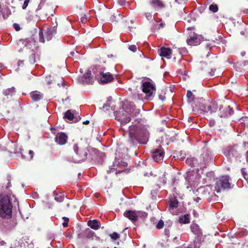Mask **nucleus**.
I'll return each mask as SVG.
<instances>
[{
	"label": "nucleus",
	"instance_id": "f257e3e1",
	"mask_svg": "<svg viewBox=\"0 0 248 248\" xmlns=\"http://www.w3.org/2000/svg\"><path fill=\"white\" fill-rule=\"evenodd\" d=\"M149 137V133L146 129L136 125L129 127L128 141L132 146L137 145L138 143L147 144Z\"/></svg>",
	"mask_w": 248,
	"mask_h": 248
},
{
	"label": "nucleus",
	"instance_id": "f03ea898",
	"mask_svg": "<svg viewBox=\"0 0 248 248\" xmlns=\"http://www.w3.org/2000/svg\"><path fill=\"white\" fill-rule=\"evenodd\" d=\"M115 113L116 119L120 121L122 124H125L130 122L131 117L140 113V110L136 108L133 102H129L122 110L115 111Z\"/></svg>",
	"mask_w": 248,
	"mask_h": 248
},
{
	"label": "nucleus",
	"instance_id": "7ed1b4c3",
	"mask_svg": "<svg viewBox=\"0 0 248 248\" xmlns=\"http://www.w3.org/2000/svg\"><path fill=\"white\" fill-rule=\"evenodd\" d=\"M215 101L209 102L202 97H198L197 101L194 105H191L193 107V111L196 113L203 112L213 113L214 107L216 106Z\"/></svg>",
	"mask_w": 248,
	"mask_h": 248
},
{
	"label": "nucleus",
	"instance_id": "20e7f679",
	"mask_svg": "<svg viewBox=\"0 0 248 248\" xmlns=\"http://www.w3.org/2000/svg\"><path fill=\"white\" fill-rule=\"evenodd\" d=\"M13 205L10 197L2 196L0 199V217L2 218L10 219L12 217Z\"/></svg>",
	"mask_w": 248,
	"mask_h": 248
},
{
	"label": "nucleus",
	"instance_id": "39448f33",
	"mask_svg": "<svg viewBox=\"0 0 248 248\" xmlns=\"http://www.w3.org/2000/svg\"><path fill=\"white\" fill-rule=\"evenodd\" d=\"M216 106L214 107L213 112L218 110V115L220 117H228L232 115L233 113V109L227 102L217 101H215Z\"/></svg>",
	"mask_w": 248,
	"mask_h": 248
},
{
	"label": "nucleus",
	"instance_id": "423d86ee",
	"mask_svg": "<svg viewBox=\"0 0 248 248\" xmlns=\"http://www.w3.org/2000/svg\"><path fill=\"white\" fill-rule=\"evenodd\" d=\"M149 80L143 82L141 88L142 92L146 94V99L152 100L156 91V87L155 82L151 79Z\"/></svg>",
	"mask_w": 248,
	"mask_h": 248
},
{
	"label": "nucleus",
	"instance_id": "0eeeda50",
	"mask_svg": "<svg viewBox=\"0 0 248 248\" xmlns=\"http://www.w3.org/2000/svg\"><path fill=\"white\" fill-rule=\"evenodd\" d=\"M230 188H231V184L229 176H223L217 179L215 185V191L217 193L220 192Z\"/></svg>",
	"mask_w": 248,
	"mask_h": 248
},
{
	"label": "nucleus",
	"instance_id": "6e6552de",
	"mask_svg": "<svg viewBox=\"0 0 248 248\" xmlns=\"http://www.w3.org/2000/svg\"><path fill=\"white\" fill-rule=\"evenodd\" d=\"M241 148L238 144L227 147L224 150V155L230 159L239 158L241 153Z\"/></svg>",
	"mask_w": 248,
	"mask_h": 248
},
{
	"label": "nucleus",
	"instance_id": "1a4fd4ad",
	"mask_svg": "<svg viewBox=\"0 0 248 248\" xmlns=\"http://www.w3.org/2000/svg\"><path fill=\"white\" fill-rule=\"evenodd\" d=\"M56 27L48 28L44 33L42 29H39V40L40 42L44 43L46 40L47 41L50 40L53 35L56 33Z\"/></svg>",
	"mask_w": 248,
	"mask_h": 248
},
{
	"label": "nucleus",
	"instance_id": "9d476101",
	"mask_svg": "<svg viewBox=\"0 0 248 248\" xmlns=\"http://www.w3.org/2000/svg\"><path fill=\"white\" fill-rule=\"evenodd\" d=\"M78 238H86L91 240H100V238L95 235V232L89 228H87L78 233Z\"/></svg>",
	"mask_w": 248,
	"mask_h": 248
},
{
	"label": "nucleus",
	"instance_id": "9b49d317",
	"mask_svg": "<svg viewBox=\"0 0 248 248\" xmlns=\"http://www.w3.org/2000/svg\"><path fill=\"white\" fill-rule=\"evenodd\" d=\"M73 150L78 155L79 161H83L86 159L88 151L86 148L81 149L78 147V144H75L73 146Z\"/></svg>",
	"mask_w": 248,
	"mask_h": 248
},
{
	"label": "nucleus",
	"instance_id": "f8f14e48",
	"mask_svg": "<svg viewBox=\"0 0 248 248\" xmlns=\"http://www.w3.org/2000/svg\"><path fill=\"white\" fill-rule=\"evenodd\" d=\"M99 78V81L102 84L108 83L114 80L113 75L109 72H100Z\"/></svg>",
	"mask_w": 248,
	"mask_h": 248
},
{
	"label": "nucleus",
	"instance_id": "ddd939ff",
	"mask_svg": "<svg viewBox=\"0 0 248 248\" xmlns=\"http://www.w3.org/2000/svg\"><path fill=\"white\" fill-rule=\"evenodd\" d=\"M68 136L63 132L57 133L55 137V141L60 145H63L67 141Z\"/></svg>",
	"mask_w": 248,
	"mask_h": 248
},
{
	"label": "nucleus",
	"instance_id": "4468645a",
	"mask_svg": "<svg viewBox=\"0 0 248 248\" xmlns=\"http://www.w3.org/2000/svg\"><path fill=\"white\" fill-rule=\"evenodd\" d=\"M92 71L91 70H88L87 72L80 76L78 78L79 80L82 84H92L93 83V78L91 76Z\"/></svg>",
	"mask_w": 248,
	"mask_h": 248
},
{
	"label": "nucleus",
	"instance_id": "2eb2a0df",
	"mask_svg": "<svg viewBox=\"0 0 248 248\" xmlns=\"http://www.w3.org/2000/svg\"><path fill=\"white\" fill-rule=\"evenodd\" d=\"M124 216L133 223H135L138 220L136 210H127L124 212Z\"/></svg>",
	"mask_w": 248,
	"mask_h": 248
},
{
	"label": "nucleus",
	"instance_id": "dca6fc26",
	"mask_svg": "<svg viewBox=\"0 0 248 248\" xmlns=\"http://www.w3.org/2000/svg\"><path fill=\"white\" fill-rule=\"evenodd\" d=\"M164 152L162 148L156 149L153 153V158L155 162H159L163 159L164 157Z\"/></svg>",
	"mask_w": 248,
	"mask_h": 248
},
{
	"label": "nucleus",
	"instance_id": "f3484780",
	"mask_svg": "<svg viewBox=\"0 0 248 248\" xmlns=\"http://www.w3.org/2000/svg\"><path fill=\"white\" fill-rule=\"evenodd\" d=\"M186 96L187 98L188 102L191 103V105H194L195 103H196V101H197L198 99V97L196 96V94L189 90L187 91Z\"/></svg>",
	"mask_w": 248,
	"mask_h": 248
},
{
	"label": "nucleus",
	"instance_id": "a211bd4d",
	"mask_svg": "<svg viewBox=\"0 0 248 248\" xmlns=\"http://www.w3.org/2000/svg\"><path fill=\"white\" fill-rule=\"evenodd\" d=\"M158 53L161 57H168L171 54V50L170 48L162 47L158 50Z\"/></svg>",
	"mask_w": 248,
	"mask_h": 248
},
{
	"label": "nucleus",
	"instance_id": "6ab92c4d",
	"mask_svg": "<svg viewBox=\"0 0 248 248\" xmlns=\"http://www.w3.org/2000/svg\"><path fill=\"white\" fill-rule=\"evenodd\" d=\"M169 210L172 212L174 209H176L178 206L179 202L176 197H174L169 201Z\"/></svg>",
	"mask_w": 248,
	"mask_h": 248
},
{
	"label": "nucleus",
	"instance_id": "aec40b11",
	"mask_svg": "<svg viewBox=\"0 0 248 248\" xmlns=\"http://www.w3.org/2000/svg\"><path fill=\"white\" fill-rule=\"evenodd\" d=\"M186 163L191 167H200V162L195 157H189L186 159Z\"/></svg>",
	"mask_w": 248,
	"mask_h": 248
},
{
	"label": "nucleus",
	"instance_id": "412c9836",
	"mask_svg": "<svg viewBox=\"0 0 248 248\" xmlns=\"http://www.w3.org/2000/svg\"><path fill=\"white\" fill-rule=\"evenodd\" d=\"M87 225L91 228L96 230L99 228L101 223L99 221L96 219H93L89 220L87 222Z\"/></svg>",
	"mask_w": 248,
	"mask_h": 248
},
{
	"label": "nucleus",
	"instance_id": "4be33fe9",
	"mask_svg": "<svg viewBox=\"0 0 248 248\" xmlns=\"http://www.w3.org/2000/svg\"><path fill=\"white\" fill-rule=\"evenodd\" d=\"M190 229L191 232L197 236H200L202 235V231L197 224H192L190 226Z\"/></svg>",
	"mask_w": 248,
	"mask_h": 248
},
{
	"label": "nucleus",
	"instance_id": "5701e85b",
	"mask_svg": "<svg viewBox=\"0 0 248 248\" xmlns=\"http://www.w3.org/2000/svg\"><path fill=\"white\" fill-rule=\"evenodd\" d=\"M30 96L34 101L37 102L42 98L43 95L40 92L36 91L31 92Z\"/></svg>",
	"mask_w": 248,
	"mask_h": 248
},
{
	"label": "nucleus",
	"instance_id": "b1692460",
	"mask_svg": "<svg viewBox=\"0 0 248 248\" xmlns=\"http://www.w3.org/2000/svg\"><path fill=\"white\" fill-rule=\"evenodd\" d=\"M202 157L203 160L202 162H200L201 168L205 167L206 165H207L212 160L211 156L209 154H206L205 155H202Z\"/></svg>",
	"mask_w": 248,
	"mask_h": 248
},
{
	"label": "nucleus",
	"instance_id": "393cba45",
	"mask_svg": "<svg viewBox=\"0 0 248 248\" xmlns=\"http://www.w3.org/2000/svg\"><path fill=\"white\" fill-rule=\"evenodd\" d=\"M179 222L180 223L187 224L190 222V215L189 214H185L182 215L179 217Z\"/></svg>",
	"mask_w": 248,
	"mask_h": 248
},
{
	"label": "nucleus",
	"instance_id": "a878e982",
	"mask_svg": "<svg viewBox=\"0 0 248 248\" xmlns=\"http://www.w3.org/2000/svg\"><path fill=\"white\" fill-rule=\"evenodd\" d=\"M29 61L31 64H33L36 62V56L34 51L32 49L29 50Z\"/></svg>",
	"mask_w": 248,
	"mask_h": 248
},
{
	"label": "nucleus",
	"instance_id": "bb28decb",
	"mask_svg": "<svg viewBox=\"0 0 248 248\" xmlns=\"http://www.w3.org/2000/svg\"><path fill=\"white\" fill-rule=\"evenodd\" d=\"M150 4L155 8L162 9L164 7V4L159 0H152L150 1Z\"/></svg>",
	"mask_w": 248,
	"mask_h": 248
},
{
	"label": "nucleus",
	"instance_id": "cd10ccee",
	"mask_svg": "<svg viewBox=\"0 0 248 248\" xmlns=\"http://www.w3.org/2000/svg\"><path fill=\"white\" fill-rule=\"evenodd\" d=\"M187 43L190 46H196L199 44L198 41V37L196 35L191 37L190 38L187 39Z\"/></svg>",
	"mask_w": 248,
	"mask_h": 248
},
{
	"label": "nucleus",
	"instance_id": "c85d7f7f",
	"mask_svg": "<svg viewBox=\"0 0 248 248\" xmlns=\"http://www.w3.org/2000/svg\"><path fill=\"white\" fill-rule=\"evenodd\" d=\"M16 92L15 88L14 87H12L10 88H8L7 89H5L3 91V94L6 96H12L13 95L15 94Z\"/></svg>",
	"mask_w": 248,
	"mask_h": 248
},
{
	"label": "nucleus",
	"instance_id": "c756f323",
	"mask_svg": "<svg viewBox=\"0 0 248 248\" xmlns=\"http://www.w3.org/2000/svg\"><path fill=\"white\" fill-rule=\"evenodd\" d=\"M64 118L67 119L69 121H71L74 119V114L71 112V110H68L65 112Z\"/></svg>",
	"mask_w": 248,
	"mask_h": 248
},
{
	"label": "nucleus",
	"instance_id": "7c9ffc66",
	"mask_svg": "<svg viewBox=\"0 0 248 248\" xmlns=\"http://www.w3.org/2000/svg\"><path fill=\"white\" fill-rule=\"evenodd\" d=\"M54 199L58 202H62L64 199V195H60L57 193L54 194Z\"/></svg>",
	"mask_w": 248,
	"mask_h": 248
},
{
	"label": "nucleus",
	"instance_id": "2f4dec72",
	"mask_svg": "<svg viewBox=\"0 0 248 248\" xmlns=\"http://www.w3.org/2000/svg\"><path fill=\"white\" fill-rule=\"evenodd\" d=\"M21 155H22V156L23 158H27L28 159H29L30 160H31V159H32L33 158L34 152L32 150H29V151L28 154H29V155H30L29 157L26 156V155H25V153L21 152Z\"/></svg>",
	"mask_w": 248,
	"mask_h": 248
},
{
	"label": "nucleus",
	"instance_id": "473e14b6",
	"mask_svg": "<svg viewBox=\"0 0 248 248\" xmlns=\"http://www.w3.org/2000/svg\"><path fill=\"white\" fill-rule=\"evenodd\" d=\"M136 214L137 216L138 219V217L145 218L147 217L148 215V214L146 212L141 211H136Z\"/></svg>",
	"mask_w": 248,
	"mask_h": 248
},
{
	"label": "nucleus",
	"instance_id": "72a5a7b5",
	"mask_svg": "<svg viewBox=\"0 0 248 248\" xmlns=\"http://www.w3.org/2000/svg\"><path fill=\"white\" fill-rule=\"evenodd\" d=\"M241 171L242 174L243 175L244 179L248 183V174L247 171L246 170V169L245 168H242L241 170Z\"/></svg>",
	"mask_w": 248,
	"mask_h": 248
},
{
	"label": "nucleus",
	"instance_id": "f704fd0d",
	"mask_svg": "<svg viewBox=\"0 0 248 248\" xmlns=\"http://www.w3.org/2000/svg\"><path fill=\"white\" fill-rule=\"evenodd\" d=\"M209 9L213 13L217 12L218 10V6L217 4H211L209 6Z\"/></svg>",
	"mask_w": 248,
	"mask_h": 248
},
{
	"label": "nucleus",
	"instance_id": "c9c22d12",
	"mask_svg": "<svg viewBox=\"0 0 248 248\" xmlns=\"http://www.w3.org/2000/svg\"><path fill=\"white\" fill-rule=\"evenodd\" d=\"M175 155H176V156H174V157H176L179 160H183L186 157L185 154L182 153V152L176 153Z\"/></svg>",
	"mask_w": 248,
	"mask_h": 248
},
{
	"label": "nucleus",
	"instance_id": "e433bc0d",
	"mask_svg": "<svg viewBox=\"0 0 248 248\" xmlns=\"http://www.w3.org/2000/svg\"><path fill=\"white\" fill-rule=\"evenodd\" d=\"M127 163L126 162L124 161H119L118 162L117 166L122 168H124L127 167Z\"/></svg>",
	"mask_w": 248,
	"mask_h": 248
},
{
	"label": "nucleus",
	"instance_id": "4c0bfd02",
	"mask_svg": "<svg viewBox=\"0 0 248 248\" xmlns=\"http://www.w3.org/2000/svg\"><path fill=\"white\" fill-rule=\"evenodd\" d=\"M164 226V222L162 220H160L156 224V228L158 229H162Z\"/></svg>",
	"mask_w": 248,
	"mask_h": 248
},
{
	"label": "nucleus",
	"instance_id": "58836bf2",
	"mask_svg": "<svg viewBox=\"0 0 248 248\" xmlns=\"http://www.w3.org/2000/svg\"><path fill=\"white\" fill-rule=\"evenodd\" d=\"M110 236L112 239L116 240L119 237V235L117 232H114L110 234Z\"/></svg>",
	"mask_w": 248,
	"mask_h": 248
},
{
	"label": "nucleus",
	"instance_id": "ea45409f",
	"mask_svg": "<svg viewBox=\"0 0 248 248\" xmlns=\"http://www.w3.org/2000/svg\"><path fill=\"white\" fill-rule=\"evenodd\" d=\"M158 97L160 100L164 101L166 99L165 93L163 91H161L159 94Z\"/></svg>",
	"mask_w": 248,
	"mask_h": 248
},
{
	"label": "nucleus",
	"instance_id": "a19ab883",
	"mask_svg": "<svg viewBox=\"0 0 248 248\" xmlns=\"http://www.w3.org/2000/svg\"><path fill=\"white\" fill-rule=\"evenodd\" d=\"M128 48L130 50L133 52H135L137 49V46L134 45L129 46Z\"/></svg>",
	"mask_w": 248,
	"mask_h": 248
},
{
	"label": "nucleus",
	"instance_id": "79ce46f5",
	"mask_svg": "<svg viewBox=\"0 0 248 248\" xmlns=\"http://www.w3.org/2000/svg\"><path fill=\"white\" fill-rule=\"evenodd\" d=\"M30 0H24L23 5L22 6V9H25L28 5V4Z\"/></svg>",
	"mask_w": 248,
	"mask_h": 248
},
{
	"label": "nucleus",
	"instance_id": "37998d69",
	"mask_svg": "<svg viewBox=\"0 0 248 248\" xmlns=\"http://www.w3.org/2000/svg\"><path fill=\"white\" fill-rule=\"evenodd\" d=\"M179 52L181 55L186 54L187 53V51L186 48L179 49Z\"/></svg>",
	"mask_w": 248,
	"mask_h": 248
},
{
	"label": "nucleus",
	"instance_id": "c03bdc74",
	"mask_svg": "<svg viewBox=\"0 0 248 248\" xmlns=\"http://www.w3.org/2000/svg\"><path fill=\"white\" fill-rule=\"evenodd\" d=\"M13 27L16 31H19L20 30L19 25L17 23H14Z\"/></svg>",
	"mask_w": 248,
	"mask_h": 248
},
{
	"label": "nucleus",
	"instance_id": "a18cd8bd",
	"mask_svg": "<svg viewBox=\"0 0 248 248\" xmlns=\"http://www.w3.org/2000/svg\"><path fill=\"white\" fill-rule=\"evenodd\" d=\"M188 0H175V1L179 4H184Z\"/></svg>",
	"mask_w": 248,
	"mask_h": 248
},
{
	"label": "nucleus",
	"instance_id": "49530a36",
	"mask_svg": "<svg viewBox=\"0 0 248 248\" xmlns=\"http://www.w3.org/2000/svg\"><path fill=\"white\" fill-rule=\"evenodd\" d=\"M118 3L120 5H124L126 3V0H118Z\"/></svg>",
	"mask_w": 248,
	"mask_h": 248
},
{
	"label": "nucleus",
	"instance_id": "de8ad7c7",
	"mask_svg": "<svg viewBox=\"0 0 248 248\" xmlns=\"http://www.w3.org/2000/svg\"><path fill=\"white\" fill-rule=\"evenodd\" d=\"M146 17L148 19H150L152 18V15L150 13H146L145 14Z\"/></svg>",
	"mask_w": 248,
	"mask_h": 248
},
{
	"label": "nucleus",
	"instance_id": "09e8293b",
	"mask_svg": "<svg viewBox=\"0 0 248 248\" xmlns=\"http://www.w3.org/2000/svg\"><path fill=\"white\" fill-rule=\"evenodd\" d=\"M194 246L192 244L189 245L188 246H186L185 245H184L183 246L182 248H193Z\"/></svg>",
	"mask_w": 248,
	"mask_h": 248
},
{
	"label": "nucleus",
	"instance_id": "8fccbe9b",
	"mask_svg": "<svg viewBox=\"0 0 248 248\" xmlns=\"http://www.w3.org/2000/svg\"><path fill=\"white\" fill-rule=\"evenodd\" d=\"M86 15H84L83 16L81 17V21L82 22V23H84L85 22V21L86 20Z\"/></svg>",
	"mask_w": 248,
	"mask_h": 248
},
{
	"label": "nucleus",
	"instance_id": "3c124183",
	"mask_svg": "<svg viewBox=\"0 0 248 248\" xmlns=\"http://www.w3.org/2000/svg\"><path fill=\"white\" fill-rule=\"evenodd\" d=\"M164 233L166 235L169 236L170 231L168 229H165L164 230Z\"/></svg>",
	"mask_w": 248,
	"mask_h": 248
},
{
	"label": "nucleus",
	"instance_id": "603ef678",
	"mask_svg": "<svg viewBox=\"0 0 248 248\" xmlns=\"http://www.w3.org/2000/svg\"><path fill=\"white\" fill-rule=\"evenodd\" d=\"M24 64V61L23 60H19L18 62V65L19 66H21Z\"/></svg>",
	"mask_w": 248,
	"mask_h": 248
},
{
	"label": "nucleus",
	"instance_id": "864d4df0",
	"mask_svg": "<svg viewBox=\"0 0 248 248\" xmlns=\"http://www.w3.org/2000/svg\"><path fill=\"white\" fill-rule=\"evenodd\" d=\"M165 23H161L160 24H158V26H159V29H160V28H163L165 27Z\"/></svg>",
	"mask_w": 248,
	"mask_h": 248
},
{
	"label": "nucleus",
	"instance_id": "5fc2aeb1",
	"mask_svg": "<svg viewBox=\"0 0 248 248\" xmlns=\"http://www.w3.org/2000/svg\"><path fill=\"white\" fill-rule=\"evenodd\" d=\"M163 179V182L164 184L166 183V174H164L162 177L161 178Z\"/></svg>",
	"mask_w": 248,
	"mask_h": 248
},
{
	"label": "nucleus",
	"instance_id": "6e6d98bb",
	"mask_svg": "<svg viewBox=\"0 0 248 248\" xmlns=\"http://www.w3.org/2000/svg\"><path fill=\"white\" fill-rule=\"evenodd\" d=\"M68 222L64 221V222L62 224V225H63V227H66L68 226Z\"/></svg>",
	"mask_w": 248,
	"mask_h": 248
},
{
	"label": "nucleus",
	"instance_id": "4d7b16f0",
	"mask_svg": "<svg viewBox=\"0 0 248 248\" xmlns=\"http://www.w3.org/2000/svg\"><path fill=\"white\" fill-rule=\"evenodd\" d=\"M11 186V182L10 181H8V182L7 183V186H6V188H8L10 187Z\"/></svg>",
	"mask_w": 248,
	"mask_h": 248
},
{
	"label": "nucleus",
	"instance_id": "13d9d810",
	"mask_svg": "<svg viewBox=\"0 0 248 248\" xmlns=\"http://www.w3.org/2000/svg\"><path fill=\"white\" fill-rule=\"evenodd\" d=\"M62 219L64 220V221L65 222H69V219L68 217H63Z\"/></svg>",
	"mask_w": 248,
	"mask_h": 248
},
{
	"label": "nucleus",
	"instance_id": "bf43d9fd",
	"mask_svg": "<svg viewBox=\"0 0 248 248\" xmlns=\"http://www.w3.org/2000/svg\"><path fill=\"white\" fill-rule=\"evenodd\" d=\"M243 144H244V146L245 147L248 148V142H247V141L244 142Z\"/></svg>",
	"mask_w": 248,
	"mask_h": 248
},
{
	"label": "nucleus",
	"instance_id": "052dcab7",
	"mask_svg": "<svg viewBox=\"0 0 248 248\" xmlns=\"http://www.w3.org/2000/svg\"><path fill=\"white\" fill-rule=\"evenodd\" d=\"M89 123H90V121H88V120H86V121H84V122H83V124H89Z\"/></svg>",
	"mask_w": 248,
	"mask_h": 248
},
{
	"label": "nucleus",
	"instance_id": "680f3d73",
	"mask_svg": "<svg viewBox=\"0 0 248 248\" xmlns=\"http://www.w3.org/2000/svg\"><path fill=\"white\" fill-rule=\"evenodd\" d=\"M201 199L200 197H197L196 199V201L197 202H199L200 201H201Z\"/></svg>",
	"mask_w": 248,
	"mask_h": 248
},
{
	"label": "nucleus",
	"instance_id": "e2e57ef3",
	"mask_svg": "<svg viewBox=\"0 0 248 248\" xmlns=\"http://www.w3.org/2000/svg\"><path fill=\"white\" fill-rule=\"evenodd\" d=\"M0 244L1 245H5L6 243V242H5L4 241H2L0 242Z\"/></svg>",
	"mask_w": 248,
	"mask_h": 248
},
{
	"label": "nucleus",
	"instance_id": "0e129e2a",
	"mask_svg": "<svg viewBox=\"0 0 248 248\" xmlns=\"http://www.w3.org/2000/svg\"><path fill=\"white\" fill-rule=\"evenodd\" d=\"M122 172H123V171H122V170H120V171H116V174H117V173H121Z\"/></svg>",
	"mask_w": 248,
	"mask_h": 248
},
{
	"label": "nucleus",
	"instance_id": "69168bd1",
	"mask_svg": "<svg viewBox=\"0 0 248 248\" xmlns=\"http://www.w3.org/2000/svg\"><path fill=\"white\" fill-rule=\"evenodd\" d=\"M3 64L1 62H0V68L3 66Z\"/></svg>",
	"mask_w": 248,
	"mask_h": 248
},
{
	"label": "nucleus",
	"instance_id": "338daca9",
	"mask_svg": "<svg viewBox=\"0 0 248 248\" xmlns=\"http://www.w3.org/2000/svg\"><path fill=\"white\" fill-rule=\"evenodd\" d=\"M241 34L242 35H244L245 34L244 31H241Z\"/></svg>",
	"mask_w": 248,
	"mask_h": 248
},
{
	"label": "nucleus",
	"instance_id": "774afa93",
	"mask_svg": "<svg viewBox=\"0 0 248 248\" xmlns=\"http://www.w3.org/2000/svg\"><path fill=\"white\" fill-rule=\"evenodd\" d=\"M55 129L54 128H51V132H52L53 130H55Z\"/></svg>",
	"mask_w": 248,
	"mask_h": 248
}]
</instances>
